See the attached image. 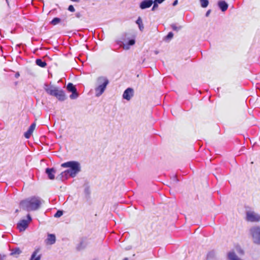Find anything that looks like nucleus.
Returning a JSON list of instances; mask_svg holds the SVG:
<instances>
[{"mask_svg": "<svg viewBox=\"0 0 260 260\" xmlns=\"http://www.w3.org/2000/svg\"><path fill=\"white\" fill-rule=\"evenodd\" d=\"M41 205V199L39 197H32L20 202V208L27 211L38 210Z\"/></svg>", "mask_w": 260, "mask_h": 260, "instance_id": "1", "label": "nucleus"}, {"mask_svg": "<svg viewBox=\"0 0 260 260\" xmlns=\"http://www.w3.org/2000/svg\"><path fill=\"white\" fill-rule=\"evenodd\" d=\"M44 89L48 94L55 96L59 101H64L67 99L64 91L58 87L46 83Z\"/></svg>", "mask_w": 260, "mask_h": 260, "instance_id": "2", "label": "nucleus"}, {"mask_svg": "<svg viewBox=\"0 0 260 260\" xmlns=\"http://www.w3.org/2000/svg\"><path fill=\"white\" fill-rule=\"evenodd\" d=\"M109 83V81L106 77L100 76L97 78L96 82V86L94 89L96 97H99L104 92Z\"/></svg>", "mask_w": 260, "mask_h": 260, "instance_id": "3", "label": "nucleus"}, {"mask_svg": "<svg viewBox=\"0 0 260 260\" xmlns=\"http://www.w3.org/2000/svg\"><path fill=\"white\" fill-rule=\"evenodd\" d=\"M63 168H69L68 170L70 173V176L72 177H75L77 174L81 171L80 164L76 161H70L61 165Z\"/></svg>", "mask_w": 260, "mask_h": 260, "instance_id": "4", "label": "nucleus"}, {"mask_svg": "<svg viewBox=\"0 0 260 260\" xmlns=\"http://www.w3.org/2000/svg\"><path fill=\"white\" fill-rule=\"evenodd\" d=\"M249 235L253 244L260 245V225H255L249 230Z\"/></svg>", "mask_w": 260, "mask_h": 260, "instance_id": "5", "label": "nucleus"}, {"mask_svg": "<svg viewBox=\"0 0 260 260\" xmlns=\"http://www.w3.org/2000/svg\"><path fill=\"white\" fill-rule=\"evenodd\" d=\"M245 220L250 222H260V214L254 210L249 209L245 211Z\"/></svg>", "mask_w": 260, "mask_h": 260, "instance_id": "6", "label": "nucleus"}, {"mask_svg": "<svg viewBox=\"0 0 260 260\" xmlns=\"http://www.w3.org/2000/svg\"><path fill=\"white\" fill-rule=\"evenodd\" d=\"M32 220L30 215L28 214L26 219H20L17 223V230L20 232H24L28 227L29 224Z\"/></svg>", "mask_w": 260, "mask_h": 260, "instance_id": "7", "label": "nucleus"}, {"mask_svg": "<svg viewBox=\"0 0 260 260\" xmlns=\"http://www.w3.org/2000/svg\"><path fill=\"white\" fill-rule=\"evenodd\" d=\"M124 41V39L116 41V43L120 46L122 47L124 50H128L131 46H133L135 44V40L133 39L129 40L127 43H125Z\"/></svg>", "mask_w": 260, "mask_h": 260, "instance_id": "8", "label": "nucleus"}, {"mask_svg": "<svg viewBox=\"0 0 260 260\" xmlns=\"http://www.w3.org/2000/svg\"><path fill=\"white\" fill-rule=\"evenodd\" d=\"M89 242L87 238H81L79 243L76 246V249L81 251L85 249L88 245Z\"/></svg>", "mask_w": 260, "mask_h": 260, "instance_id": "9", "label": "nucleus"}, {"mask_svg": "<svg viewBox=\"0 0 260 260\" xmlns=\"http://www.w3.org/2000/svg\"><path fill=\"white\" fill-rule=\"evenodd\" d=\"M134 95V90L132 88H127L123 93V99L129 101Z\"/></svg>", "mask_w": 260, "mask_h": 260, "instance_id": "10", "label": "nucleus"}, {"mask_svg": "<svg viewBox=\"0 0 260 260\" xmlns=\"http://www.w3.org/2000/svg\"><path fill=\"white\" fill-rule=\"evenodd\" d=\"M152 0H144L140 4V8L143 10L150 8L153 4Z\"/></svg>", "mask_w": 260, "mask_h": 260, "instance_id": "11", "label": "nucleus"}, {"mask_svg": "<svg viewBox=\"0 0 260 260\" xmlns=\"http://www.w3.org/2000/svg\"><path fill=\"white\" fill-rule=\"evenodd\" d=\"M36 126V125L35 123H33L30 125L28 130L24 134L25 138L29 139L30 137L34 131L35 129Z\"/></svg>", "mask_w": 260, "mask_h": 260, "instance_id": "12", "label": "nucleus"}, {"mask_svg": "<svg viewBox=\"0 0 260 260\" xmlns=\"http://www.w3.org/2000/svg\"><path fill=\"white\" fill-rule=\"evenodd\" d=\"M217 6L222 12L226 11L229 7L228 3L223 0L219 1L217 3Z\"/></svg>", "mask_w": 260, "mask_h": 260, "instance_id": "13", "label": "nucleus"}, {"mask_svg": "<svg viewBox=\"0 0 260 260\" xmlns=\"http://www.w3.org/2000/svg\"><path fill=\"white\" fill-rule=\"evenodd\" d=\"M55 170L54 168H47L46 169L45 172L47 174L49 179L53 180L54 179V174L55 173Z\"/></svg>", "mask_w": 260, "mask_h": 260, "instance_id": "14", "label": "nucleus"}, {"mask_svg": "<svg viewBox=\"0 0 260 260\" xmlns=\"http://www.w3.org/2000/svg\"><path fill=\"white\" fill-rule=\"evenodd\" d=\"M69 177H71L70 173L68 170H67L64 172H62L61 173H60V174L57 177V178H58L59 179L63 181L64 180L67 179Z\"/></svg>", "mask_w": 260, "mask_h": 260, "instance_id": "15", "label": "nucleus"}, {"mask_svg": "<svg viewBox=\"0 0 260 260\" xmlns=\"http://www.w3.org/2000/svg\"><path fill=\"white\" fill-rule=\"evenodd\" d=\"M56 241V237L54 234H48L46 242L47 244L52 245Z\"/></svg>", "mask_w": 260, "mask_h": 260, "instance_id": "16", "label": "nucleus"}, {"mask_svg": "<svg viewBox=\"0 0 260 260\" xmlns=\"http://www.w3.org/2000/svg\"><path fill=\"white\" fill-rule=\"evenodd\" d=\"M228 258L229 260H242L239 258L234 251H231L228 253Z\"/></svg>", "mask_w": 260, "mask_h": 260, "instance_id": "17", "label": "nucleus"}, {"mask_svg": "<svg viewBox=\"0 0 260 260\" xmlns=\"http://www.w3.org/2000/svg\"><path fill=\"white\" fill-rule=\"evenodd\" d=\"M36 64L42 68H44L46 66L47 63L45 61L42 60V59L38 58L36 60Z\"/></svg>", "mask_w": 260, "mask_h": 260, "instance_id": "18", "label": "nucleus"}, {"mask_svg": "<svg viewBox=\"0 0 260 260\" xmlns=\"http://www.w3.org/2000/svg\"><path fill=\"white\" fill-rule=\"evenodd\" d=\"M67 89L69 92L75 91L77 90L76 87L72 83H69L67 86Z\"/></svg>", "mask_w": 260, "mask_h": 260, "instance_id": "19", "label": "nucleus"}, {"mask_svg": "<svg viewBox=\"0 0 260 260\" xmlns=\"http://www.w3.org/2000/svg\"><path fill=\"white\" fill-rule=\"evenodd\" d=\"M136 23L138 25L139 28L140 30L142 31L143 29H144V26H143V24L142 20L141 18V17H139L137 19V20L136 21Z\"/></svg>", "mask_w": 260, "mask_h": 260, "instance_id": "20", "label": "nucleus"}, {"mask_svg": "<svg viewBox=\"0 0 260 260\" xmlns=\"http://www.w3.org/2000/svg\"><path fill=\"white\" fill-rule=\"evenodd\" d=\"M201 7L205 8L208 7L209 2V0H200Z\"/></svg>", "mask_w": 260, "mask_h": 260, "instance_id": "21", "label": "nucleus"}, {"mask_svg": "<svg viewBox=\"0 0 260 260\" xmlns=\"http://www.w3.org/2000/svg\"><path fill=\"white\" fill-rule=\"evenodd\" d=\"M37 254V251H35L33 252L32 254L31 255V258H30V260H40L41 256L40 255H38L37 256H36Z\"/></svg>", "mask_w": 260, "mask_h": 260, "instance_id": "22", "label": "nucleus"}, {"mask_svg": "<svg viewBox=\"0 0 260 260\" xmlns=\"http://www.w3.org/2000/svg\"><path fill=\"white\" fill-rule=\"evenodd\" d=\"M173 35H174L172 32H169L168 34L164 38V40L166 41H169L172 39Z\"/></svg>", "mask_w": 260, "mask_h": 260, "instance_id": "23", "label": "nucleus"}, {"mask_svg": "<svg viewBox=\"0 0 260 260\" xmlns=\"http://www.w3.org/2000/svg\"><path fill=\"white\" fill-rule=\"evenodd\" d=\"M79 96L77 90L75 91L72 92V94L70 95V98L72 100L76 99Z\"/></svg>", "mask_w": 260, "mask_h": 260, "instance_id": "24", "label": "nucleus"}, {"mask_svg": "<svg viewBox=\"0 0 260 260\" xmlns=\"http://www.w3.org/2000/svg\"><path fill=\"white\" fill-rule=\"evenodd\" d=\"M61 21V19L57 17L54 18L52 21H51L50 23L53 25H55L57 24L58 23H59Z\"/></svg>", "mask_w": 260, "mask_h": 260, "instance_id": "25", "label": "nucleus"}, {"mask_svg": "<svg viewBox=\"0 0 260 260\" xmlns=\"http://www.w3.org/2000/svg\"><path fill=\"white\" fill-rule=\"evenodd\" d=\"M171 28L173 29V30H175V31H178L180 29H181V28L182 27L181 26H177L175 24H171Z\"/></svg>", "mask_w": 260, "mask_h": 260, "instance_id": "26", "label": "nucleus"}, {"mask_svg": "<svg viewBox=\"0 0 260 260\" xmlns=\"http://www.w3.org/2000/svg\"><path fill=\"white\" fill-rule=\"evenodd\" d=\"M63 214V211L61 210H58L54 214V216L56 218L60 217Z\"/></svg>", "mask_w": 260, "mask_h": 260, "instance_id": "27", "label": "nucleus"}, {"mask_svg": "<svg viewBox=\"0 0 260 260\" xmlns=\"http://www.w3.org/2000/svg\"><path fill=\"white\" fill-rule=\"evenodd\" d=\"M215 255V254L214 251H210L207 254V258L209 259L210 258H214Z\"/></svg>", "mask_w": 260, "mask_h": 260, "instance_id": "28", "label": "nucleus"}, {"mask_svg": "<svg viewBox=\"0 0 260 260\" xmlns=\"http://www.w3.org/2000/svg\"><path fill=\"white\" fill-rule=\"evenodd\" d=\"M153 7H152V8L151 9V10L154 11H155L158 8V3H156L154 1H153Z\"/></svg>", "mask_w": 260, "mask_h": 260, "instance_id": "29", "label": "nucleus"}, {"mask_svg": "<svg viewBox=\"0 0 260 260\" xmlns=\"http://www.w3.org/2000/svg\"><path fill=\"white\" fill-rule=\"evenodd\" d=\"M236 249L239 253L241 254H243L244 253V250L240 247H237Z\"/></svg>", "mask_w": 260, "mask_h": 260, "instance_id": "30", "label": "nucleus"}, {"mask_svg": "<svg viewBox=\"0 0 260 260\" xmlns=\"http://www.w3.org/2000/svg\"><path fill=\"white\" fill-rule=\"evenodd\" d=\"M68 10L70 12H73L75 11L74 7L73 5H70L68 7Z\"/></svg>", "mask_w": 260, "mask_h": 260, "instance_id": "31", "label": "nucleus"}, {"mask_svg": "<svg viewBox=\"0 0 260 260\" xmlns=\"http://www.w3.org/2000/svg\"><path fill=\"white\" fill-rule=\"evenodd\" d=\"M16 253V248H13L12 252L10 253L11 255H13Z\"/></svg>", "mask_w": 260, "mask_h": 260, "instance_id": "32", "label": "nucleus"}, {"mask_svg": "<svg viewBox=\"0 0 260 260\" xmlns=\"http://www.w3.org/2000/svg\"><path fill=\"white\" fill-rule=\"evenodd\" d=\"M211 12V9L208 10L205 14L206 17H208L209 16V15L210 14Z\"/></svg>", "mask_w": 260, "mask_h": 260, "instance_id": "33", "label": "nucleus"}, {"mask_svg": "<svg viewBox=\"0 0 260 260\" xmlns=\"http://www.w3.org/2000/svg\"><path fill=\"white\" fill-rule=\"evenodd\" d=\"M172 181L175 182H177L178 181V179L177 178L176 176H174L172 177Z\"/></svg>", "mask_w": 260, "mask_h": 260, "instance_id": "34", "label": "nucleus"}, {"mask_svg": "<svg viewBox=\"0 0 260 260\" xmlns=\"http://www.w3.org/2000/svg\"><path fill=\"white\" fill-rule=\"evenodd\" d=\"M6 256L5 255H2L0 254V260H5Z\"/></svg>", "mask_w": 260, "mask_h": 260, "instance_id": "35", "label": "nucleus"}, {"mask_svg": "<svg viewBox=\"0 0 260 260\" xmlns=\"http://www.w3.org/2000/svg\"><path fill=\"white\" fill-rule=\"evenodd\" d=\"M165 0H154L155 2L157 3L158 4H161Z\"/></svg>", "mask_w": 260, "mask_h": 260, "instance_id": "36", "label": "nucleus"}, {"mask_svg": "<svg viewBox=\"0 0 260 260\" xmlns=\"http://www.w3.org/2000/svg\"><path fill=\"white\" fill-rule=\"evenodd\" d=\"M178 0H175L173 2L172 5L173 6H175L178 4Z\"/></svg>", "mask_w": 260, "mask_h": 260, "instance_id": "37", "label": "nucleus"}, {"mask_svg": "<svg viewBox=\"0 0 260 260\" xmlns=\"http://www.w3.org/2000/svg\"><path fill=\"white\" fill-rule=\"evenodd\" d=\"M21 252V250L18 248H17V254H20Z\"/></svg>", "mask_w": 260, "mask_h": 260, "instance_id": "38", "label": "nucleus"}, {"mask_svg": "<svg viewBox=\"0 0 260 260\" xmlns=\"http://www.w3.org/2000/svg\"><path fill=\"white\" fill-rule=\"evenodd\" d=\"M72 1L75 2H79V0H71Z\"/></svg>", "mask_w": 260, "mask_h": 260, "instance_id": "39", "label": "nucleus"}, {"mask_svg": "<svg viewBox=\"0 0 260 260\" xmlns=\"http://www.w3.org/2000/svg\"><path fill=\"white\" fill-rule=\"evenodd\" d=\"M154 52H155V54H156L158 53V51H155Z\"/></svg>", "mask_w": 260, "mask_h": 260, "instance_id": "40", "label": "nucleus"}, {"mask_svg": "<svg viewBox=\"0 0 260 260\" xmlns=\"http://www.w3.org/2000/svg\"><path fill=\"white\" fill-rule=\"evenodd\" d=\"M13 73H14V76H15V77H16V73H15L14 72H13Z\"/></svg>", "mask_w": 260, "mask_h": 260, "instance_id": "41", "label": "nucleus"}, {"mask_svg": "<svg viewBox=\"0 0 260 260\" xmlns=\"http://www.w3.org/2000/svg\"><path fill=\"white\" fill-rule=\"evenodd\" d=\"M123 260H128V258L125 257V258H124Z\"/></svg>", "mask_w": 260, "mask_h": 260, "instance_id": "42", "label": "nucleus"}, {"mask_svg": "<svg viewBox=\"0 0 260 260\" xmlns=\"http://www.w3.org/2000/svg\"><path fill=\"white\" fill-rule=\"evenodd\" d=\"M19 76V74L18 72H17V77H18Z\"/></svg>", "mask_w": 260, "mask_h": 260, "instance_id": "43", "label": "nucleus"}, {"mask_svg": "<svg viewBox=\"0 0 260 260\" xmlns=\"http://www.w3.org/2000/svg\"><path fill=\"white\" fill-rule=\"evenodd\" d=\"M6 2L7 3L8 5H9L8 4V0H6Z\"/></svg>", "mask_w": 260, "mask_h": 260, "instance_id": "44", "label": "nucleus"}, {"mask_svg": "<svg viewBox=\"0 0 260 260\" xmlns=\"http://www.w3.org/2000/svg\"><path fill=\"white\" fill-rule=\"evenodd\" d=\"M76 15H77V17H79V14H77Z\"/></svg>", "mask_w": 260, "mask_h": 260, "instance_id": "45", "label": "nucleus"}]
</instances>
